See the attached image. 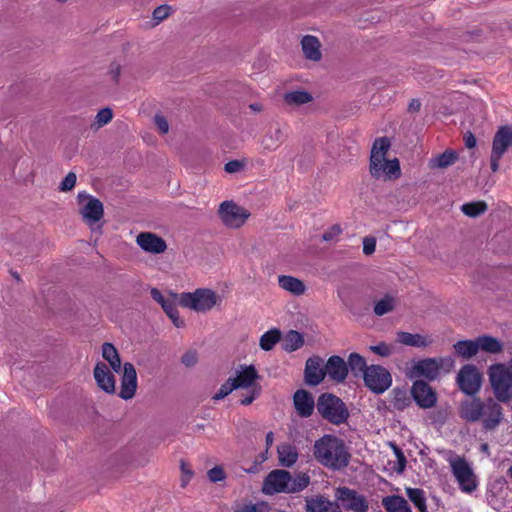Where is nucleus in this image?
<instances>
[{
    "label": "nucleus",
    "instance_id": "f257e3e1",
    "mask_svg": "<svg viewBox=\"0 0 512 512\" xmlns=\"http://www.w3.org/2000/svg\"><path fill=\"white\" fill-rule=\"evenodd\" d=\"M459 415L467 422L482 421L485 430H494L503 420V409L493 398L482 401L474 397L461 403Z\"/></svg>",
    "mask_w": 512,
    "mask_h": 512
},
{
    "label": "nucleus",
    "instance_id": "f03ea898",
    "mask_svg": "<svg viewBox=\"0 0 512 512\" xmlns=\"http://www.w3.org/2000/svg\"><path fill=\"white\" fill-rule=\"evenodd\" d=\"M313 455L321 465L334 471L345 468L350 461L344 441L328 434L315 441Z\"/></svg>",
    "mask_w": 512,
    "mask_h": 512
},
{
    "label": "nucleus",
    "instance_id": "7ed1b4c3",
    "mask_svg": "<svg viewBox=\"0 0 512 512\" xmlns=\"http://www.w3.org/2000/svg\"><path fill=\"white\" fill-rule=\"evenodd\" d=\"M390 145L387 137L377 138L373 142L369 160V173L374 179L395 180L401 176L399 160L397 158H386Z\"/></svg>",
    "mask_w": 512,
    "mask_h": 512
},
{
    "label": "nucleus",
    "instance_id": "20e7f679",
    "mask_svg": "<svg viewBox=\"0 0 512 512\" xmlns=\"http://www.w3.org/2000/svg\"><path fill=\"white\" fill-rule=\"evenodd\" d=\"M309 484L310 477L306 473H298L295 477H292L287 470L275 469L265 477L262 492L265 495L294 494L303 491Z\"/></svg>",
    "mask_w": 512,
    "mask_h": 512
},
{
    "label": "nucleus",
    "instance_id": "39448f33",
    "mask_svg": "<svg viewBox=\"0 0 512 512\" xmlns=\"http://www.w3.org/2000/svg\"><path fill=\"white\" fill-rule=\"evenodd\" d=\"M221 301L217 293L208 288H198L193 292H183L178 297V303L198 313L210 311Z\"/></svg>",
    "mask_w": 512,
    "mask_h": 512
},
{
    "label": "nucleus",
    "instance_id": "423d86ee",
    "mask_svg": "<svg viewBox=\"0 0 512 512\" xmlns=\"http://www.w3.org/2000/svg\"><path fill=\"white\" fill-rule=\"evenodd\" d=\"M489 379L497 401L507 403L512 399V370L510 365L494 364L489 368Z\"/></svg>",
    "mask_w": 512,
    "mask_h": 512
},
{
    "label": "nucleus",
    "instance_id": "0eeeda50",
    "mask_svg": "<svg viewBox=\"0 0 512 512\" xmlns=\"http://www.w3.org/2000/svg\"><path fill=\"white\" fill-rule=\"evenodd\" d=\"M317 410L319 414L330 423L340 425L349 417L345 403L333 394H322L318 398Z\"/></svg>",
    "mask_w": 512,
    "mask_h": 512
},
{
    "label": "nucleus",
    "instance_id": "6e6552de",
    "mask_svg": "<svg viewBox=\"0 0 512 512\" xmlns=\"http://www.w3.org/2000/svg\"><path fill=\"white\" fill-rule=\"evenodd\" d=\"M447 461L461 491L471 493L476 490L478 483L470 463L464 457L453 452H449Z\"/></svg>",
    "mask_w": 512,
    "mask_h": 512
},
{
    "label": "nucleus",
    "instance_id": "1a4fd4ad",
    "mask_svg": "<svg viewBox=\"0 0 512 512\" xmlns=\"http://www.w3.org/2000/svg\"><path fill=\"white\" fill-rule=\"evenodd\" d=\"M453 366L454 360L451 357L427 358L413 366L412 376L433 381L439 376L441 370L449 372Z\"/></svg>",
    "mask_w": 512,
    "mask_h": 512
},
{
    "label": "nucleus",
    "instance_id": "9d476101",
    "mask_svg": "<svg viewBox=\"0 0 512 512\" xmlns=\"http://www.w3.org/2000/svg\"><path fill=\"white\" fill-rule=\"evenodd\" d=\"M365 386L373 393L382 394L392 384V377L389 371L380 365H371L363 375Z\"/></svg>",
    "mask_w": 512,
    "mask_h": 512
},
{
    "label": "nucleus",
    "instance_id": "9b49d317",
    "mask_svg": "<svg viewBox=\"0 0 512 512\" xmlns=\"http://www.w3.org/2000/svg\"><path fill=\"white\" fill-rule=\"evenodd\" d=\"M335 498L337 503L339 502L347 511L367 512L369 509L366 497L346 486H340L335 489Z\"/></svg>",
    "mask_w": 512,
    "mask_h": 512
},
{
    "label": "nucleus",
    "instance_id": "f8f14e48",
    "mask_svg": "<svg viewBox=\"0 0 512 512\" xmlns=\"http://www.w3.org/2000/svg\"><path fill=\"white\" fill-rule=\"evenodd\" d=\"M249 212L232 201H224L219 207V216L223 224L229 228L241 227L249 217Z\"/></svg>",
    "mask_w": 512,
    "mask_h": 512
},
{
    "label": "nucleus",
    "instance_id": "ddd939ff",
    "mask_svg": "<svg viewBox=\"0 0 512 512\" xmlns=\"http://www.w3.org/2000/svg\"><path fill=\"white\" fill-rule=\"evenodd\" d=\"M482 376L478 369L470 364L464 365L458 375L457 383L462 392L467 395H475L481 388Z\"/></svg>",
    "mask_w": 512,
    "mask_h": 512
},
{
    "label": "nucleus",
    "instance_id": "4468645a",
    "mask_svg": "<svg viewBox=\"0 0 512 512\" xmlns=\"http://www.w3.org/2000/svg\"><path fill=\"white\" fill-rule=\"evenodd\" d=\"M78 201L82 205L80 214L88 224L98 222L104 214V208L102 202L84 192L78 193Z\"/></svg>",
    "mask_w": 512,
    "mask_h": 512
},
{
    "label": "nucleus",
    "instance_id": "2eb2a0df",
    "mask_svg": "<svg viewBox=\"0 0 512 512\" xmlns=\"http://www.w3.org/2000/svg\"><path fill=\"white\" fill-rule=\"evenodd\" d=\"M411 394L417 405L423 409L432 408L437 402L435 390L426 382L417 380L413 383Z\"/></svg>",
    "mask_w": 512,
    "mask_h": 512
},
{
    "label": "nucleus",
    "instance_id": "dca6fc26",
    "mask_svg": "<svg viewBox=\"0 0 512 512\" xmlns=\"http://www.w3.org/2000/svg\"><path fill=\"white\" fill-rule=\"evenodd\" d=\"M286 133L279 125L270 126L260 140L261 153L276 151L286 140Z\"/></svg>",
    "mask_w": 512,
    "mask_h": 512
},
{
    "label": "nucleus",
    "instance_id": "f3484780",
    "mask_svg": "<svg viewBox=\"0 0 512 512\" xmlns=\"http://www.w3.org/2000/svg\"><path fill=\"white\" fill-rule=\"evenodd\" d=\"M137 390V373L134 365L126 362L123 365L119 396L124 400L132 399Z\"/></svg>",
    "mask_w": 512,
    "mask_h": 512
},
{
    "label": "nucleus",
    "instance_id": "a211bd4d",
    "mask_svg": "<svg viewBox=\"0 0 512 512\" xmlns=\"http://www.w3.org/2000/svg\"><path fill=\"white\" fill-rule=\"evenodd\" d=\"M94 378L100 389L108 394H114L116 379L105 363L99 362L94 367Z\"/></svg>",
    "mask_w": 512,
    "mask_h": 512
},
{
    "label": "nucleus",
    "instance_id": "6ab92c4d",
    "mask_svg": "<svg viewBox=\"0 0 512 512\" xmlns=\"http://www.w3.org/2000/svg\"><path fill=\"white\" fill-rule=\"evenodd\" d=\"M325 376V366H323V360L320 357H312L306 361L305 381L308 385H319Z\"/></svg>",
    "mask_w": 512,
    "mask_h": 512
},
{
    "label": "nucleus",
    "instance_id": "aec40b11",
    "mask_svg": "<svg viewBox=\"0 0 512 512\" xmlns=\"http://www.w3.org/2000/svg\"><path fill=\"white\" fill-rule=\"evenodd\" d=\"M306 512H342L341 506L323 495L307 497L305 499Z\"/></svg>",
    "mask_w": 512,
    "mask_h": 512
},
{
    "label": "nucleus",
    "instance_id": "412c9836",
    "mask_svg": "<svg viewBox=\"0 0 512 512\" xmlns=\"http://www.w3.org/2000/svg\"><path fill=\"white\" fill-rule=\"evenodd\" d=\"M137 244L146 252L159 254L166 250L165 241L154 233L142 232L136 238Z\"/></svg>",
    "mask_w": 512,
    "mask_h": 512
},
{
    "label": "nucleus",
    "instance_id": "4be33fe9",
    "mask_svg": "<svg viewBox=\"0 0 512 512\" xmlns=\"http://www.w3.org/2000/svg\"><path fill=\"white\" fill-rule=\"evenodd\" d=\"M326 375L337 383L345 381L348 375V366L343 358L334 355L329 357L325 364Z\"/></svg>",
    "mask_w": 512,
    "mask_h": 512
},
{
    "label": "nucleus",
    "instance_id": "5701e85b",
    "mask_svg": "<svg viewBox=\"0 0 512 512\" xmlns=\"http://www.w3.org/2000/svg\"><path fill=\"white\" fill-rule=\"evenodd\" d=\"M259 378L258 372L253 365L241 366V369L237 371L236 377L232 378V381L236 389H253V386H259L256 384V380Z\"/></svg>",
    "mask_w": 512,
    "mask_h": 512
},
{
    "label": "nucleus",
    "instance_id": "b1692460",
    "mask_svg": "<svg viewBox=\"0 0 512 512\" xmlns=\"http://www.w3.org/2000/svg\"><path fill=\"white\" fill-rule=\"evenodd\" d=\"M321 43L316 36L305 35L301 39V48L304 57L312 62H319L322 59Z\"/></svg>",
    "mask_w": 512,
    "mask_h": 512
},
{
    "label": "nucleus",
    "instance_id": "393cba45",
    "mask_svg": "<svg viewBox=\"0 0 512 512\" xmlns=\"http://www.w3.org/2000/svg\"><path fill=\"white\" fill-rule=\"evenodd\" d=\"M293 402L297 413L301 417H309L314 410V399L311 394L303 389L297 390L293 397Z\"/></svg>",
    "mask_w": 512,
    "mask_h": 512
},
{
    "label": "nucleus",
    "instance_id": "a878e982",
    "mask_svg": "<svg viewBox=\"0 0 512 512\" xmlns=\"http://www.w3.org/2000/svg\"><path fill=\"white\" fill-rule=\"evenodd\" d=\"M278 285L283 290L295 296L303 295L306 290V286L302 280L290 275H280L278 277Z\"/></svg>",
    "mask_w": 512,
    "mask_h": 512
},
{
    "label": "nucleus",
    "instance_id": "bb28decb",
    "mask_svg": "<svg viewBox=\"0 0 512 512\" xmlns=\"http://www.w3.org/2000/svg\"><path fill=\"white\" fill-rule=\"evenodd\" d=\"M279 464L282 467L290 468L298 460L297 448L291 444H282L277 448Z\"/></svg>",
    "mask_w": 512,
    "mask_h": 512
},
{
    "label": "nucleus",
    "instance_id": "cd10ccee",
    "mask_svg": "<svg viewBox=\"0 0 512 512\" xmlns=\"http://www.w3.org/2000/svg\"><path fill=\"white\" fill-rule=\"evenodd\" d=\"M492 146L503 154L512 146V126H502L496 132Z\"/></svg>",
    "mask_w": 512,
    "mask_h": 512
},
{
    "label": "nucleus",
    "instance_id": "c85d7f7f",
    "mask_svg": "<svg viewBox=\"0 0 512 512\" xmlns=\"http://www.w3.org/2000/svg\"><path fill=\"white\" fill-rule=\"evenodd\" d=\"M397 341L402 345L417 348L427 347L428 345L431 344V341L421 334H412L403 331L397 333Z\"/></svg>",
    "mask_w": 512,
    "mask_h": 512
},
{
    "label": "nucleus",
    "instance_id": "c756f323",
    "mask_svg": "<svg viewBox=\"0 0 512 512\" xmlns=\"http://www.w3.org/2000/svg\"><path fill=\"white\" fill-rule=\"evenodd\" d=\"M382 505L387 512H411L408 502L398 495L384 497Z\"/></svg>",
    "mask_w": 512,
    "mask_h": 512
},
{
    "label": "nucleus",
    "instance_id": "7c9ffc66",
    "mask_svg": "<svg viewBox=\"0 0 512 512\" xmlns=\"http://www.w3.org/2000/svg\"><path fill=\"white\" fill-rule=\"evenodd\" d=\"M479 351L489 354H498L503 351V343L497 338L490 335H482L477 337Z\"/></svg>",
    "mask_w": 512,
    "mask_h": 512
},
{
    "label": "nucleus",
    "instance_id": "2f4dec72",
    "mask_svg": "<svg viewBox=\"0 0 512 512\" xmlns=\"http://www.w3.org/2000/svg\"><path fill=\"white\" fill-rule=\"evenodd\" d=\"M453 347L456 354L464 359L472 358L479 352L477 338L475 340L458 341Z\"/></svg>",
    "mask_w": 512,
    "mask_h": 512
},
{
    "label": "nucleus",
    "instance_id": "473e14b6",
    "mask_svg": "<svg viewBox=\"0 0 512 512\" xmlns=\"http://www.w3.org/2000/svg\"><path fill=\"white\" fill-rule=\"evenodd\" d=\"M102 357L109 363L110 367L115 372L121 370V359L116 347L109 342L102 345Z\"/></svg>",
    "mask_w": 512,
    "mask_h": 512
},
{
    "label": "nucleus",
    "instance_id": "72a5a7b5",
    "mask_svg": "<svg viewBox=\"0 0 512 512\" xmlns=\"http://www.w3.org/2000/svg\"><path fill=\"white\" fill-rule=\"evenodd\" d=\"M457 154L453 150H446L445 152L431 158L429 160V167L431 169L447 168L455 163Z\"/></svg>",
    "mask_w": 512,
    "mask_h": 512
},
{
    "label": "nucleus",
    "instance_id": "f704fd0d",
    "mask_svg": "<svg viewBox=\"0 0 512 512\" xmlns=\"http://www.w3.org/2000/svg\"><path fill=\"white\" fill-rule=\"evenodd\" d=\"M281 340V332L277 328L266 331L259 341V346L264 351H270Z\"/></svg>",
    "mask_w": 512,
    "mask_h": 512
},
{
    "label": "nucleus",
    "instance_id": "c9c22d12",
    "mask_svg": "<svg viewBox=\"0 0 512 512\" xmlns=\"http://www.w3.org/2000/svg\"><path fill=\"white\" fill-rule=\"evenodd\" d=\"M284 100L289 105L299 106L311 102L313 96L304 90H294L285 93Z\"/></svg>",
    "mask_w": 512,
    "mask_h": 512
},
{
    "label": "nucleus",
    "instance_id": "e433bc0d",
    "mask_svg": "<svg viewBox=\"0 0 512 512\" xmlns=\"http://www.w3.org/2000/svg\"><path fill=\"white\" fill-rule=\"evenodd\" d=\"M348 369L350 368L351 372L354 376H359L360 374L363 376L369 366H367L366 360L358 353H351L348 356V361L346 362Z\"/></svg>",
    "mask_w": 512,
    "mask_h": 512
},
{
    "label": "nucleus",
    "instance_id": "4c0bfd02",
    "mask_svg": "<svg viewBox=\"0 0 512 512\" xmlns=\"http://www.w3.org/2000/svg\"><path fill=\"white\" fill-rule=\"evenodd\" d=\"M304 344V338L301 333L295 330H290L285 338L283 348L287 352H293L301 348Z\"/></svg>",
    "mask_w": 512,
    "mask_h": 512
},
{
    "label": "nucleus",
    "instance_id": "58836bf2",
    "mask_svg": "<svg viewBox=\"0 0 512 512\" xmlns=\"http://www.w3.org/2000/svg\"><path fill=\"white\" fill-rule=\"evenodd\" d=\"M396 298L390 295H386L379 301H377L374 305V313L377 316H383L391 311H393L396 307Z\"/></svg>",
    "mask_w": 512,
    "mask_h": 512
},
{
    "label": "nucleus",
    "instance_id": "ea45409f",
    "mask_svg": "<svg viewBox=\"0 0 512 512\" xmlns=\"http://www.w3.org/2000/svg\"><path fill=\"white\" fill-rule=\"evenodd\" d=\"M406 494L420 512H428L425 493L419 488H407Z\"/></svg>",
    "mask_w": 512,
    "mask_h": 512
},
{
    "label": "nucleus",
    "instance_id": "a19ab883",
    "mask_svg": "<svg viewBox=\"0 0 512 512\" xmlns=\"http://www.w3.org/2000/svg\"><path fill=\"white\" fill-rule=\"evenodd\" d=\"M487 210V204L483 201L463 204L461 211L469 217H478Z\"/></svg>",
    "mask_w": 512,
    "mask_h": 512
},
{
    "label": "nucleus",
    "instance_id": "79ce46f5",
    "mask_svg": "<svg viewBox=\"0 0 512 512\" xmlns=\"http://www.w3.org/2000/svg\"><path fill=\"white\" fill-rule=\"evenodd\" d=\"M392 403L396 409L403 410L410 404V398L406 391L394 389Z\"/></svg>",
    "mask_w": 512,
    "mask_h": 512
},
{
    "label": "nucleus",
    "instance_id": "37998d69",
    "mask_svg": "<svg viewBox=\"0 0 512 512\" xmlns=\"http://www.w3.org/2000/svg\"><path fill=\"white\" fill-rule=\"evenodd\" d=\"M112 117V110L110 108H103L97 113L95 117L94 126H96L97 129L101 128L104 125L108 124L112 120Z\"/></svg>",
    "mask_w": 512,
    "mask_h": 512
},
{
    "label": "nucleus",
    "instance_id": "c03bdc74",
    "mask_svg": "<svg viewBox=\"0 0 512 512\" xmlns=\"http://www.w3.org/2000/svg\"><path fill=\"white\" fill-rule=\"evenodd\" d=\"M235 385L232 381V377L228 378L225 383L221 385L219 390L214 394L213 399L214 400H221L228 396L232 391H234Z\"/></svg>",
    "mask_w": 512,
    "mask_h": 512
},
{
    "label": "nucleus",
    "instance_id": "a18cd8bd",
    "mask_svg": "<svg viewBox=\"0 0 512 512\" xmlns=\"http://www.w3.org/2000/svg\"><path fill=\"white\" fill-rule=\"evenodd\" d=\"M172 12V8L169 5H160L153 11V19L157 22L166 19Z\"/></svg>",
    "mask_w": 512,
    "mask_h": 512
},
{
    "label": "nucleus",
    "instance_id": "49530a36",
    "mask_svg": "<svg viewBox=\"0 0 512 512\" xmlns=\"http://www.w3.org/2000/svg\"><path fill=\"white\" fill-rule=\"evenodd\" d=\"M76 180V174L74 172H69L62 180L59 189L64 192L72 190L76 184Z\"/></svg>",
    "mask_w": 512,
    "mask_h": 512
},
{
    "label": "nucleus",
    "instance_id": "de8ad7c7",
    "mask_svg": "<svg viewBox=\"0 0 512 512\" xmlns=\"http://www.w3.org/2000/svg\"><path fill=\"white\" fill-rule=\"evenodd\" d=\"M394 452L397 457V463L394 470L398 473H402L406 467V458L400 448L394 446Z\"/></svg>",
    "mask_w": 512,
    "mask_h": 512
},
{
    "label": "nucleus",
    "instance_id": "09e8293b",
    "mask_svg": "<svg viewBox=\"0 0 512 512\" xmlns=\"http://www.w3.org/2000/svg\"><path fill=\"white\" fill-rule=\"evenodd\" d=\"M208 478L211 482L216 483L225 479V473L219 466H215L208 471Z\"/></svg>",
    "mask_w": 512,
    "mask_h": 512
},
{
    "label": "nucleus",
    "instance_id": "8fccbe9b",
    "mask_svg": "<svg viewBox=\"0 0 512 512\" xmlns=\"http://www.w3.org/2000/svg\"><path fill=\"white\" fill-rule=\"evenodd\" d=\"M342 232V229L339 225L331 226L327 231H325L322 235L323 241H332L335 240Z\"/></svg>",
    "mask_w": 512,
    "mask_h": 512
},
{
    "label": "nucleus",
    "instance_id": "3c124183",
    "mask_svg": "<svg viewBox=\"0 0 512 512\" xmlns=\"http://www.w3.org/2000/svg\"><path fill=\"white\" fill-rule=\"evenodd\" d=\"M178 297L179 296H177V294H170L168 300L164 302L163 305L161 306L167 315L172 313L175 309H177L176 300H178Z\"/></svg>",
    "mask_w": 512,
    "mask_h": 512
},
{
    "label": "nucleus",
    "instance_id": "603ef678",
    "mask_svg": "<svg viewBox=\"0 0 512 512\" xmlns=\"http://www.w3.org/2000/svg\"><path fill=\"white\" fill-rule=\"evenodd\" d=\"M376 239L374 237H365L363 239V253L365 255H371L375 252Z\"/></svg>",
    "mask_w": 512,
    "mask_h": 512
},
{
    "label": "nucleus",
    "instance_id": "864d4df0",
    "mask_svg": "<svg viewBox=\"0 0 512 512\" xmlns=\"http://www.w3.org/2000/svg\"><path fill=\"white\" fill-rule=\"evenodd\" d=\"M261 392L260 386H253V389L250 390L249 395L245 396L240 400L241 405H249L251 404L259 395Z\"/></svg>",
    "mask_w": 512,
    "mask_h": 512
},
{
    "label": "nucleus",
    "instance_id": "5fc2aeb1",
    "mask_svg": "<svg viewBox=\"0 0 512 512\" xmlns=\"http://www.w3.org/2000/svg\"><path fill=\"white\" fill-rule=\"evenodd\" d=\"M370 350L382 357H387L391 354V348L385 343L370 346Z\"/></svg>",
    "mask_w": 512,
    "mask_h": 512
},
{
    "label": "nucleus",
    "instance_id": "6e6d98bb",
    "mask_svg": "<svg viewBox=\"0 0 512 512\" xmlns=\"http://www.w3.org/2000/svg\"><path fill=\"white\" fill-rule=\"evenodd\" d=\"M198 361L197 353L195 351H187L182 356V363L186 367H193Z\"/></svg>",
    "mask_w": 512,
    "mask_h": 512
},
{
    "label": "nucleus",
    "instance_id": "4d7b16f0",
    "mask_svg": "<svg viewBox=\"0 0 512 512\" xmlns=\"http://www.w3.org/2000/svg\"><path fill=\"white\" fill-rule=\"evenodd\" d=\"M503 153L492 146L491 151V169L496 172L499 168V161L502 158Z\"/></svg>",
    "mask_w": 512,
    "mask_h": 512
},
{
    "label": "nucleus",
    "instance_id": "13d9d810",
    "mask_svg": "<svg viewBox=\"0 0 512 512\" xmlns=\"http://www.w3.org/2000/svg\"><path fill=\"white\" fill-rule=\"evenodd\" d=\"M155 125L162 134H166L169 131V124L164 116L156 115Z\"/></svg>",
    "mask_w": 512,
    "mask_h": 512
},
{
    "label": "nucleus",
    "instance_id": "bf43d9fd",
    "mask_svg": "<svg viewBox=\"0 0 512 512\" xmlns=\"http://www.w3.org/2000/svg\"><path fill=\"white\" fill-rule=\"evenodd\" d=\"M171 321L173 322L174 326L177 328H182L185 325V322L183 319L179 317L178 309H175L172 313L167 315Z\"/></svg>",
    "mask_w": 512,
    "mask_h": 512
},
{
    "label": "nucleus",
    "instance_id": "052dcab7",
    "mask_svg": "<svg viewBox=\"0 0 512 512\" xmlns=\"http://www.w3.org/2000/svg\"><path fill=\"white\" fill-rule=\"evenodd\" d=\"M241 168H242V164L237 160H232V161L227 162L224 167L225 171L228 173L238 172V171H240Z\"/></svg>",
    "mask_w": 512,
    "mask_h": 512
},
{
    "label": "nucleus",
    "instance_id": "680f3d73",
    "mask_svg": "<svg viewBox=\"0 0 512 512\" xmlns=\"http://www.w3.org/2000/svg\"><path fill=\"white\" fill-rule=\"evenodd\" d=\"M150 294L153 300L159 303L161 306L168 300V297H165L157 288H152Z\"/></svg>",
    "mask_w": 512,
    "mask_h": 512
},
{
    "label": "nucleus",
    "instance_id": "e2e57ef3",
    "mask_svg": "<svg viewBox=\"0 0 512 512\" xmlns=\"http://www.w3.org/2000/svg\"><path fill=\"white\" fill-rule=\"evenodd\" d=\"M464 142H465V146L469 149L474 148L477 143L475 136L471 132L465 133Z\"/></svg>",
    "mask_w": 512,
    "mask_h": 512
},
{
    "label": "nucleus",
    "instance_id": "0e129e2a",
    "mask_svg": "<svg viewBox=\"0 0 512 512\" xmlns=\"http://www.w3.org/2000/svg\"><path fill=\"white\" fill-rule=\"evenodd\" d=\"M234 512H257V507L254 504L237 505Z\"/></svg>",
    "mask_w": 512,
    "mask_h": 512
},
{
    "label": "nucleus",
    "instance_id": "69168bd1",
    "mask_svg": "<svg viewBox=\"0 0 512 512\" xmlns=\"http://www.w3.org/2000/svg\"><path fill=\"white\" fill-rule=\"evenodd\" d=\"M421 108V103L418 99H412L408 106V111L411 113L418 112Z\"/></svg>",
    "mask_w": 512,
    "mask_h": 512
},
{
    "label": "nucleus",
    "instance_id": "338daca9",
    "mask_svg": "<svg viewBox=\"0 0 512 512\" xmlns=\"http://www.w3.org/2000/svg\"><path fill=\"white\" fill-rule=\"evenodd\" d=\"M265 442H266L267 449H269L272 446L273 442H274V434H273V432L270 431V432H268L266 434Z\"/></svg>",
    "mask_w": 512,
    "mask_h": 512
},
{
    "label": "nucleus",
    "instance_id": "774afa93",
    "mask_svg": "<svg viewBox=\"0 0 512 512\" xmlns=\"http://www.w3.org/2000/svg\"><path fill=\"white\" fill-rule=\"evenodd\" d=\"M112 72L115 74V77H117L120 73V67L117 65L116 68L112 70Z\"/></svg>",
    "mask_w": 512,
    "mask_h": 512
}]
</instances>
